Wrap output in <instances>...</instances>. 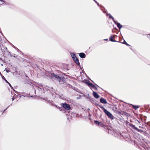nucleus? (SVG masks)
Returning a JSON list of instances; mask_svg holds the SVG:
<instances>
[{"label":"nucleus","instance_id":"17","mask_svg":"<svg viewBox=\"0 0 150 150\" xmlns=\"http://www.w3.org/2000/svg\"><path fill=\"white\" fill-rule=\"evenodd\" d=\"M122 44H125L127 46H129V45L128 44L127 42L124 40H123V42H122Z\"/></svg>","mask_w":150,"mask_h":150},{"label":"nucleus","instance_id":"32","mask_svg":"<svg viewBox=\"0 0 150 150\" xmlns=\"http://www.w3.org/2000/svg\"><path fill=\"white\" fill-rule=\"evenodd\" d=\"M14 57H16L15 56H14Z\"/></svg>","mask_w":150,"mask_h":150},{"label":"nucleus","instance_id":"21","mask_svg":"<svg viewBox=\"0 0 150 150\" xmlns=\"http://www.w3.org/2000/svg\"><path fill=\"white\" fill-rule=\"evenodd\" d=\"M5 70H6V71L7 72V73H8L9 72V69L7 68H5Z\"/></svg>","mask_w":150,"mask_h":150},{"label":"nucleus","instance_id":"25","mask_svg":"<svg viewBox=\"0 0 150 150\" xmlns=\"http://www.w3.org/2000/svg\"><path fill=\"white\" fill-rule=\"evenodd\" d=\"M14 99V98H13H13H12V101H13V100Z\"/></svg>","mask_w":150,"mask_h":150},{"label":"nucleus","instance_id":"14","mask_svg":"<svg viewBox=\"0 0 150 150\" xmlns=\"http://www.w3.org/2000/svg\"><path fill=\"white\" fill-rule=\"evenodd\" d=\"M99 125L101 127H104L105 126V125L102 122H100Z\"/></svg>","mask_w":150,"mask_h":150},{"label":"nucleus","instance_id":"3","mask_svg":"<svg viewBox=\"0 0 150 150\" xmlns=\"http://www.w3.org/2000/svg\"><path fill=\"white\" fill-rule=\"evenodd\" d=\"M62 107L64 108L67 110H69L71 109L70 105L66 103L62 104Z\"/></svg>","mask_w":150,"mask_h":150},{"label":"nucleus","instance_id":"13","mask_svg":"<svg viewBox=\"0 0 150 150\" xmlns=\"http://www.w3.org/2000/svg\"><path fill=\"white\" fill-rule=\"evenodd\" d=\"M94 122L95 124L99 126L100 124V122L97 120H94Z\"/></svg>","mask_w":150,"mask_h":150},{"label":"nucleus","instance_id":"1","mask_svg":"<svg viewBox=\"0 0 150 150\" xmlns=\"http://www.w3.org/2000/svg\"><path fill=\"white\" fill-rule=\"evenodd\" d=\"M98 106L103 110L104 112L107 115L109 118H112V117L113 116L112 114L110 113L109 111H108L103 106L100 105H98Z\"/></svg>","mask_w":150,"mask_h":150},{"label":"nucleus","instance_id":"27","mask_svg":"<svg viewBox=\"0 0 150 150\" xmlns=\"http://www.w3.org/2000/svg\"><path fill=\"white\" fill-rule=\"evenodd\" d=\"M94 1H95V2L96 3H97L98 2L96 1H95V0H94Z\"/></svg>","mask_w":150,"mask_h":150},{"label":"nucleus","instance_id":"12","mask_svg":"<svg viewBox=\"0 0 150 150\" xmlns=\"http://www.w3.org/2000/svg\"><path fill=\"white\" fill-rule=\"evenodd\" d=\"M90 88L91 89L92 88H93L94 90H97V88L93 84H92V86H91Z\"/></svg>","mask_w":150,"mask_h":150},{"label":"nucleus","instance_id":"22","mask_svg":"<svg viewBox=\"0 0 150 150\" xmlns=\"http://www.w3.org/2000/svg\"><path fill=\"white\" fill-rule=\"evenodd\" d=\"M150 35V34H147V37L148 38H149L150 37H149V36Z\"/></svg>","mask_w":150,"mask_h":150},{"label":"nucleus","instance_id":"5","mask_svg":"<svg viewBox=\"0 0 150 150\" xmlns=\"http://www.w3.org/2000/svg\"><path fill=\"white\" fill-rule=\"evenodd\" d=\"M117 36L116 35H111L109 38V40L110 41L112 42H117L114 40L115 38L117 37Z\"/></svg>","mask_w":150,"mask_h":150},{"label":"nucleus","instance_id":"23","mask_svg":"<svg viewBox=\"0 0 150 150\" xmlns=\"http://www.w3.org/2000/svg\"><path fill=\"white\" fill-rule=\"evenodd\" d=\"M139 128H142L143 129H144V127H141V126H139Z\"/></svg>","mask_w":150,"mask_h":150},{"label":"nucleus","instance_id":"2","mask_svg":"<svg viewBox=\"0 0 150 150\" xmlns=\"http://www.w3.org/2000/svg\"><path fill=\"white\" fill-rule=\"evenodd\" d=\"M129 125L132 128H133L134 129L136 130V131H137L139 132H140L141 133H142L144 132V131L143 130H141V129H140L137 128V127H135V126L133 125L132 123L129 124Z\"/></svg>","mask_w":150,"mask_h":150},{"label":"nucleus","instance_id":"20","mask_svg":"<svg viewBox=\"0 0 150 150\" xmlns=\"http://www.w3.org/2000/svg\"><path fill=\"white\" fill-rule=\"evenodd\" d=\"M109 18H110L112 19L113 20V21H115L114 20V18L111 15L109 16Z\"/></svg>","mask_w":150,"mask_h":150},{"label":"nucleus","instance_id":"28","mask_svg":"<svg viewBox=\"0 0 150 150\" xmlns=\"http://www.w3.org/2000/svg\"><path fill=\"white\" fill-rule=\"evenodd\" d=\"M137 122H138L139 123H140V122H139L138 120H137Z\"/></svg>","mask_w":150,"mask_h":150},{"label":"nucleus","instance_id":"11","mask_svg":"<svg viewBox=\"0 0 150 150\" xmlns=\"http://www.w3.org/2000/svg\"><path fill=\"white\" fill-rule=\"evenodd\" d=\"M86 84L88 86L91 87V86H92V83H91L89 81H88L86 82Z\"/></svg>","mask_w":150,"mask_h":150},{"label":"nucleus","instance_id":"7","mask_svg":"<svg viewBox=\"0 0 150 150\" xmlns=\"http://www.w3.org/2000/svg\"><path fill=\"white\" fill-rule=\"evenodd\" d=\"M100 102L103 104H106L107 103L106 100L103 98H101L100 99Z\"/></svg>","mask_w":150,"mask_h":150},{"label":"nucleus","instance_id":"24","mask_svg":"<svg viewBox=\"0 0 150 150\" xmlns=\"http://www.w3.org/2000/svg\"><path fill=\"white\" fill-rule=\"evenodd\" d=\"M0 1L3 2H5V1H4L2 0H0Z\"/></svg>","mask_w":150,"mask_h":150},{"label":"nucleus","instance_id":"18","mask_svg":"<svg viewBox=\"0 0 150 150\" xmlns=\"http://www.w3.org/2000/svg\"><path fill=\"white\" fill-rule=\"evenodd\" d=\"M64 78L62 77H60L59 76V78H58V79H57L59 81V82H60V81L62 80Z\"/></svg>","mask_w":150,"mask_h":150},{"label":"nucleus","instance_id":"4","mask_svg":"<svg viewBox=\"0 0 150 150\" xmlns=\"http://www.w3.org/2000/svg\"><path fill=\"white\" fill-rule=\"evenodd\" d=\"M75 57L73 56L72 57L73 59L74 60L75 62L76 63V64L78 65H80V63L79 62V61L78 59L77 58V57H75V55H74Z\"/></svg>","mask_w":150,"mask_h":150},{"label":"nucleus","instance_id":"8","mask_svg":"<svg viewBox=\"0 0 150 150\" xmlns=\"http://www.w3.org/2000/svg\"><path fill=\"white\" fill-rule=\"evenodd\" d=\"M114 22L117 25V26L119 28V29H120L122 27V25H121L120 23L117 22L115 21H114Z\"/></svg>","mask_w":150,"mask_h":150},{"label":"nucleus","instance_id":"26","mask_svg":"<svg viewBox=\"0 0 150 150\" xmlns=\"http://www.w3.org/2000/svg\"><path fill=\"white\" fill-rule=\"evenodd\" d=\"M144 133L145 134H147V132L146 131H145L144 132Z\"/></svg>","mask_w":150,"mask_h":150},{"label":"nucleus","instance_id":"9","mask_svg":"<svg viewBox=\"0 0 150 150\" xmlns=\"http://www.w3.org/2000/svg\"><path fill=\"white\" fill-rule=\"evenodd\" d=\"M79 56L82 58H84L86 57V55L83 53H81L79 54Z\"/></svg>","mask_w":150,"mask_h":150},{"label":"nucleus","instance_id":"31","mask_svg":"<svg viewBox=\"0 0 150 150\" xmlns=\"http://www.w3.org/2000/svg\"><path fill=\"white\" fill-rule=\"evenodd\" d=\"M105 40H108V39H105Z\"/></svg>","mask_w":150,"mask_h":150},{"label":"nucleus","instance_id":"30","mask_svg":"<svg viewBox=\"0 0 150 150\" xmlns=\"http://www.w3.org/2000/svg\"><path fill=\"white\" fill-rule=\"evenodd\" d=\"M97 5L98 6L99 5V3H97Z\"/></svg>","mask_w":150,"mask_h":150},{"label":"nucleus","instance_id":"16","mask_svg":"<svg viewBox=\"0 0 150 150\" xmlns=\"http://www.w3.org/2000/svg\"><path fill=\"white\" fill-rule=\"evenodd\" d=\"M52 76H54L55 78L57 79H58V78H59V76L57 75H55L54 74H52Z\"/></svg>","mask_w":150,"mask_h":150},{"label":"nucleus","instance_id":"19","mask_svg":"<svg viewBox=\"0 0 150 150\" xmlns=\"http://www.w3.org/2000/svg\"><path fill=\"white\" fill-rule=\"evenodd\" d=\"M2 78L4 79L6 82L7 83H9L10 84V83L7 81V80L6 79L4 78V76H2Z\"/></svg>","mask_w":150,"mask_h":150},{"label":"nucleus","instance_id":"29","mask_svg":"<svg viewBox=\"0 0 150 150\" xmlns=\"http://www.w3.org/2000/svg\"><path fill=\"white\" fill-rule=\"evenodd\" d=\"M8 84L10 86H11V84H9V83H8Z\"/></svg>","mask_w":150,"mask_h":150},{"label":"nucleus","instance_id":"6","mask_svg":"<svg viewBox=\"0 0 150 150\" xmlns=\"http://www.w3.org/2000/svg\"><path fill=\"white\" fill-rule=\"evenodd\" d=\"M93 96L96 98H98L100 97V96L97 93L94 91H93Z\"/></svg>","mask_w":150,"mask_h":150},{"label":"nucleus","instance_id":"10","mask_svg":"<svg viewBox=\"0 0 150 150\" xmlns=\"http://www.w3.org/2000/svg\"><path fill=\"white\" fill-rule=\"evenodd\" d=\"M2 47H1V49L2 50V52H5L6 51H7V49L6 47H3V46L2 45Z\"/></svg>","mask_w":150,"mask_h":150},{"label":"nucleus","instance_id":"15","mask_svg":"<svg viewBox=\"0 0 150 150\" xmlns=\"http://www.w3.org/2000/svg\"><path fill=\"white\" fill-rule=\"evenodd\" d=\"M132 108L135 109H137L139 108V106L138 105H133Z\"/></svg>","mask_w":150,"mask_h":150}]
</instances>
